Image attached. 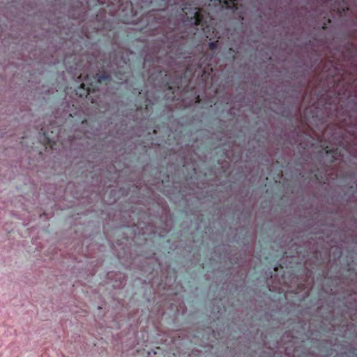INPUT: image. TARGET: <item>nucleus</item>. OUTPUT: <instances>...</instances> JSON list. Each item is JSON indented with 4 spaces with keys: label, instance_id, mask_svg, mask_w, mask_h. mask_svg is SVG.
Returning a JSON list of instances; mask_svg holds the SVG:
<instances>
[{
    "label": "nucleus",
    "instance_id": "f257e3e1",
    "mask_svg": "<svg viewBox=\"0 0 357 357\" xmlns=\"http://www.w3.org/2000/svg\"><path fill=\"white\" fill-rule=\"evenodd\" d=\"M185 20L190 24L199 26L204 31L210 29L212 17L208 13L197 8L195 5L185 2L181 8Z\"/></svg>",
    "mask_w": 357,
    "mask_h": 357
},
{
    "label": "nucleus",
    "instance_id": "f03ea898",
    "mask_svg": "<svg viewBox=\"0 0 357 357\" xmlns=\"http://www.w3.org/2000/svg\"><path fill=\"white\" fill-rule=\"evenodd\" d=\"M111 79V75L106 73L96 74V76L87 75L84 82L76 89V94L89 100L91 99V93H96L98 91L99 84L102 83L107 84Z\"/></svg>",
    "mask_w": 357,
    "mask_h": 357
},
{
    "label": "nucleus",
    "instance_id": "7ed1b4c3",
    "mask_svg": "<svg viewBox=\"0 0 357 357\" xmlns=\"http://www.w3.org/2000/svg\"><path fill=\"white\" fill-rule=\"evenodd\" d=\"M43 132V135L44 138V144L45 145H49L52 149H54V146L56 144V142L59 141L58 135H54V132L52 131L50 134L48 132L43 130L41 129Z\"/></svg>",
    "mask_w": 357,
    "mask_h": 357
},
{
    "label": "nucleus",
    "instance_id": "20e7f679",
    "mask_svg": "<svg viewBox=\"0 0 357 357\" xmlns=\"http://www.w3.org/2000/svg\"><path fill=\"white\" fill-rule=\"evenodd\" d=\"M163 73H165V77L161 81V85L164 87L167 88L169 90H172L173 89V88L176 87V86L174 85V83L170 80V77L166 72L160 71L159 75L162 76Z\"/></svg>",
    "mask_w": 357,
    "mask_h": 357
},
{
    "label": "nucleus",
    "instance_id": "39448f33",
    "mask_svg": "<svg viewBox=\"0 0 357 357\" xmlns=\"http://www.w3.org/2000/svg\"><path fill=\"white\" fill-rule=\"evenodd\" d=\"M346 8V3L343 0H336L334 4L332 5L331 10L341 15L345 11Z\"/></svg>",
    "mask_w": 357,
    "mask_h": 357
},
{
    "label": "nucleus",
    "instance_id": "423d86ee",
    "mask_svg": "<svg viewBox=\"0 0 357 357\" xmlns=\"http://www.w3.org/2000/svg\"><path fill=\"white\" fill-rule=\"evenodd\" d=\"M213 58V54H204L202 56V59L198 63L199 68H204V72L206 71V67H209L211 66V61Z\"/></svg>",
    "mask_w": 357,
    "mask_h": 357
},
{
    "label": "nucleus",
    "instance_id": "0eeeda50",
    "mask_svg": "<svg viewBox=\"0 0 357 357\" xmlns=\"http://www.w3.org/2000/svg\"><path fill=\"white\" fill-rule=\"evenodd\" d=\"M326 153L332 154V156L333 158V160H337V156L340 155V153L338 151L337 149H331L328 146L326 147Z\"/></svg>",
    "mask_w": 357,
    "mask_h": 357
},
{
    "label": "nucleus",
    "instance_id": "6e6552de",
    "mask_svg": "<svg viewBox=\"0 0 357 357\" xmlns=\"http://www.w3.org/2000/svg\"><path fill=\"white\" fill-rule=\"evenodd\" d=\"M115 77L119 80V83H123L127 79L125 72H121V70L115 73Z\"/></svg>",
    "mask_w": 357,
    "mask_h": 357
},
{
    "label": "nucleus",
    "instance_id": "1a4fd4ad",
    "mask_svg": "<svg viewBox=\"0 0 357 357\" xmlns=\"http://www.w3.org/2000/svg\"><path fill=\"white\" fill-rule=\"evenodd\" d=\"M218 46V40L210 42L208 43V47L211 50H215Z\"/></svg>",
    "mask_w": 357,
    "mask_h": 357
},
{
    "label": "nucleus",
    "instance_id": "9d476101",
    "mask_svg": "<svg viewBox=\"0 0 357 357\" xmlns=\"http://www.w3.org/2000/svg\"><path fill=\"white\" fill-rule=\"evenodd\" d=\"M331 62H334L335 65H340V66H347L348 63H341L339 59H336L335 57L333 59Z\"/></svg>",
    "mask_w": 357,
    "mask_h": 357
},
{
    "label": "nucleus",
    "instance_id": "9b49d317",
    "mask_svg": "<svg viewBox=\"0 0 357 357\" xmlns=\"http://www.w3.org/2000/svg\"><path fill=\"white\" fill-rule=\"evenodd\" d=\"M229 52L234 54L233 56H232V60H234L236 59L235 54H237L238 52L236 51L235 50H234L231 47L229 49Z\"/></svg>",
    "mask_w": 357,
    "mask_h": 357
},
{
    "label": "nucleus",
    "instance_id": "f8f14e48",
    "mask_svg": "<svg viewBox=\"0 0 357 357\" xmlns=\"http://www.w3.org/2000/svg\"><path fill=\"white\" fill-rule=\"evenodd\" d=\"M348 54H351V59L348 61V63L353 64L354 61V59L353 58V55H352L353 52L348 51Z\"/></svg>",
    "mask_w": 357,
    "mask_h": 357
},
{
    "label": "nucleus",
    "instance_id": "ddd939ff",
    "mask_svg": "<svg viewBox=\"0 0 357 357\" xmlns=\"http://www.w3.org/2000/svg\"><path fill=\"white\" fill-rule=\"evenodd\" d=\"M354 71L357 73V65H354Z\"/></svg>",
    "mask_w": 357,
    "mask_h": 357
},
{
    "label": "nucleus",
    "instance_id": "4468645a",
    "mask_svg": "<svg viewBox=\"0 0 357 357\" xmlns=\"http://www.w3.org/2000/svg\"><path fill=\"white\" fill-rule=\"evenodd\" d=\"M322 29H326V24H324L322 26Z\"/></svg>",
    "mask_w": 357,
    "mask_h": 357
},
{
    "label": "nucleus",
    "instance_id": "2eb2a0df",
    "mask_svg": "<svg viewBox=\"0 0 357 357\" xmlns=\"http://www.w3.org/2000/svg\"><path fill=\"white\" fill-rule=\"evenodd\" d=\"M324 237H325V234L323 233V235L321 236V238H324ZM326 237L328 238L329 236L327 235V236H326Z\"/></svg>",
    "mask_w": 357,
    "mask_h": 357
},
{
    "label": "nucleus",
    "instance_id": "dca6fc26",
    "mask_svg": "<svg viewBox=\"0 0 357 357\" xmlns=\"http://www.w3.org/2000/svg\"><path fill=\"white\" fill-rule=\"evenodd\" d=\"M80 80H82V75H80L78 77Z\"/></svg>",
    "mask_w": 357,
    "mask_h": 357
},
{
    "label": "nucleus",
    "instance_id": "f3484780",
    "mask_svg": "<svg viewBox=\"0 0 357 357\" xmlns=\"http://www.w3.org/2000/svg\"><path fill=\"white\" fill-rule=\"evenodd\" d=\"M91 102H93H93H96V101L92 98V99H91Z\"/></svg>",
    "mask_w": 357,
    "mask_h": 357
},
{
    "label": "nucleus",
    "instance_id": "a211bd4d",
    "mask_svg": "<svg viewBox=\"0 0 357 357\" xmlns=\"http://www.w3.org/2000/svg\"><path fill=\"white\" fill-rule=\"evenodd\" d=\"M168 48H171L172 47V45H168Z\"/></svg>",
    "mask_w": 357,
    "mask_h": 357
},
{
    "label": "nucleus",
    "instance_id": "6ab92c4d",
    "mask_svg": "<svg viewBox=\"0 0 357 357\" xmlns=\"http://www.w3.org/2000/svg\"><path fill=\"white\" fill-rule=\"evenodd\" d=\"M328 23H331V20L328 19Z\"/></svg>",
    "mask_w": 357,
    "mask_h": 357
},
{
    "label": "nucleus",
    "instance_id": "aec40b11",
    "mask_svg": "<svg viewBox=\"0 0 357 357\" xmlns=\"http://www.w3.org/2000/svg\"><path fill=\"white\" fill-rule=\"evenodd\" d=\"M282 171H280V173L279 174V176L281 175L282 176Z\"/></svg>",
    "mask_w": 357,
    "mask_h": 357
},
{
    "label": "nucleus",
    "instance_id": "412c9836",
    "mask_svg": "<svg viewBox=\"0 0 357 357\" xmlns=\"http://www.w3.org/2000/svg\"><path fill=\"white\" fill-rule=\"evenodd\" d=\"M342 56L344 58L345 55L342 54Z\"/></svg>",
    "mask_w": 357,
    "mask_h": 357
}]
</instances>
